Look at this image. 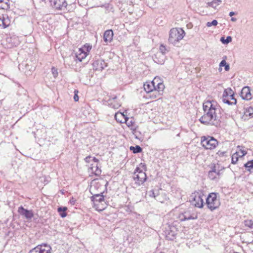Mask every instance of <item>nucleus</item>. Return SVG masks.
Wrapping results in <instances>:
<instances>
[{"mask_svg":"<svg viewBox=\"0 0 253 253\" xmlns=\"http://www.w3.org/2000/svg\"><path fill=\"white\" fill-rule=\"evenodd\" d=\"M206 204L208 208L211 211L217 209L220 204L219 200L217 198V194L210 193L206 199Z\"/></svg>","mask_w":253,"mask_h":253,"instance_id":"nucleus-4","label":"nucleus"},{"mask_svg":"<svg viewBox=\"0 0 253 253\" xmlns=\"http://www.w3.org/2000/svg\"><path fill=\"white\" fill-rule=\"evenodd\" d=\"M92 64L93 69L99 71H102L107 66V64L100 58L95 59Z\"/></svg>","mask_w":253,"mask_h":253,"instance_id":"nucleus-13","label":"nucleus"},{"mask_svg":"<svg viewBox=\"0 0 253 253\" xmlns=\"http://www.w3.org/2000/svg\"><path fill=\"white\" fill-rule=\"evenodd\" d=\"M60 215L62 217H64L67 215V214L65 211H63L60 212Z\"/></svg>","mask_w":253,"mask_h":253,"instance_id":"nucleus-47","label":"nucleus"},{"mask_svg":"<svg viewBox=\"0 0 253 253\" xmlns=\"http://www.w3.org/2000/svg\"><path fill=\"white\" fill-rule=\"evenodd\" d=\"M51 70H52V74H53L54 77V78L56 77L58 75V72H57V70L54 67L52 68Z\"/></svg>","mask_w":253,"mask_h":253,"instance_id":"nucleus-42","label":"nucleus"},{"mask_svg":"<svg viewBox=\"0 0 253 253\" xmlns=\"http://www.w3.org/2000/svg\"><path fill=\"white\" fill-rule=\"evenodd\" d=\"M253 117V108L251 107L245 108L244 115L242 116V119L244 120H247L249 118Z\"/></svg>","mask_w":253,"mask_h":253,"instance_id":"nucleus-22","label":"nucleus"},{"mask_svg":"<svg viewBox=\"0 0 253 253\" xmlns=\"http://www.w3.org/2000/svg\"><path fill=\"white\" fill-rule=\"evenodd\" d=\"M91 194L92 196H91V199L93 203H94L95 200L99 201L100 202H102V201H105L102 194L94 193Z\"/></svg>","mask_w":253,"mask_h":253,"instance_id":"nucleus-27","label":"nucleus"},{"mask_svg":"<svg viewBox=\"0 0 253 253\" xmlns=\"http://www.w3.org/2000/svg\"><path fill=\"white\" fill-rule=\"evenodd\" d=\"M166 51V47L161 44L160 46V51L159 52H161L165 55Z\"/></svg>","mask_w":253,"mask_h":253,"instance_id":"nucleus-40","label":"nucleus"},{"mask_svg":"<svg viewBox=\"0 0 253 253\" xmlns=\"http://www.w3.org/2000/svg\"><path fill=\"white\" fill-rule=\"evenodd\" d=\"M98 160L94 161L93 163L88 166V171L95 175H99L101 173V170L98 167Z\"/></svg>","mask_w":253,"mask_h":253,"instance_id":"nucleus-15","label":"nucleus"},{"mask_svg":"<svg viewBox=\"0 0 253 253\" xmlns=\"http://www.w3.org/2000/svg\"><path fill=\"white\" fill-rule=\"evenodd\" d=\"M93 204V207L98 211H102L107 206L105 201L100 202L99 201L95 200V202Z\"/></svg>","mask_w":253,"mask_h":253,"instance_id":"nucleus-21","label":"nucleus"},{"mask_svg":"<svg viewBox=\"0 0 253 253\" xmlns=\"http://www.w3.org/2000/svg\"><path fill=\"white\" fill-rule=\"evenodd\" d=\"M126 117L125 115L121 112L116 113L115 115V118L116 120L120 123H124Z\"/></svg>","mask_w":253,"mask_h":253,"instance_id":"nucleus-28","label":"nucleus"},{"mask_svg":"<svg viewBox=\"0 0 253 253\" xmlns=\"http://www.w3.org/2000/svg\"><path fill=\"white\" fill-rule=\"evenodd\" d=\"M116 98V96L113 97L112 99H110L109 100V104H111L112 106V107L114 108V109H117L121 106V105L118 103H115L113 104V101H114V99Z\"/></svg>","mask_w":253,"mask_h":253,"instance_id":"nucleus-33","label":"nucleus"},{"mask_svg":"<svg viewBox=\"0 0 253 253\" xmlns=\"http://www.w3.org/2000/svg\"><path fill=\"white\" fill-rule=\"evenodd\" d=\"M235 14V13L234 12H233V11H231L229 13V16H233Z\"/></svg>","mask_w":253,"mask_h":253,"instance_id":"nucleus-49","label":"nucleus"},{"mask_svg":"<svg viewBox=\"0 0 253 253\" xmlns=\"http://www.w3.org/2000/svg\"><path fill=\"white\" fill-rule=\"evenodd\" d=\"M222 169H217V166L215 165L211 168V169L209 172V177L211 180H218L222 172Z\"/></svg>","mask_w":253,"mask_h":253,"instance_id":"nucleus-12","label":"nucleus"},{"mask_svg":"<svg viewBox=\"0 0 253 253\" xmlns=\"http://www.w3.org/2000/svg\"><path fill=\"white\" fill-rule=\"evenodd\" d=\"M133 178L136 186H139L146 181L147 176L145 172L139 170V168H137L133 173Z\"/></svg>","mask_w":253,"mask_h":253,"instance_id":"nucleus-7","label":"nucleus"},{"mask_svg":"<svg viewBox=\"0 0 253 253\" xmlns=\"http://www.w3.org/2000/svg\"><path fill=\"white\" fill-rule=\"evenodd\" d=\"M74 93H75V95L74 96V99L75 101H78L79 100V96L77 94V93H78V91L77 90H75L74 91Z\"/></svg>","mask_w":253,"mask_h":253,"instance_id":"nucleus-43","label":"nucleus"},{"mask_svg":"<svg viewBox=\"0 0 253 253\" xmlns=\"http://www.w3.org/2000/svg\"><path fill=\"white\" fill-rule=\"evenodd\" d=\"M159 80V78L155 77L152 82H147L144 84V89L147 93H150V97L151 98L154 95L155 84Z\"/></svg>","mask_w":253,"mask_h":253,"instance_id":"nucleus-9","label":"nucleus"},{"mask_svg":"<svg viewBox=\"0 0 253 253\" xmlns=\"http://www.w3.org/2000/svg\"><path fill=\"white\" fill-rule=\"evenodd\" d=\"M86 48V47H85ZM91 47L88 46L86 47V51L83 48H79L76 52V56L79 61H82L83 59L85 58L87 56V52L91 49Z\"/></svg>","mask_w":253,"mask_h":253,"instance_id":"nucleus-14","label":"nucleus"},{"mask_svg":"<svg viewBox=\"0 0 253 253\" xmlns=\"http://www.w3.org/2000/svg\"><path fill=\"white\" fill-rule=\"evenodd\" d=\"M165 59V55L161 52H157L153 57V60L159 64H164Z\"/></svg>","mask_w":253,"mask_h":253,"instance_id":"nucleus-23","label":"nucleus"},{"mask_svg":"<svg viewBox=\"0 0 253 253\" xmlns=\"http://www.w3.org/2000/svg\"><path fill=\"white\" fill-rule=\"evenodd\" d=\"M130 149L131 150L133 151V152L134 153H140L142 150V148L139 146H138V145H136L135 147L131 146L130 147Z\"/></svg>","mask_w":253,"mask_h":253,"instance_id":"nucleus-34","label":"nucleus"},{"mask_svg":"<svg viewBox=\"0 0 253 253\" xmlns=\"http://www.w3.org/2000/svg\"><path fill=\"white\" fill-rule=\"evenodd\" d=\"M9 8V0H0V8L7 9Z\"/></svg>","mask_w":253,"mask_h":253,"instance_id":"nucleus-29","label":"nucleus"},{"mask_svg":"<svg viewBox=\"0 0 253 253\" xmlns=\"http://www.w3.org/2000/svg\"><path fill=\"white\" fill-rule=\"evenodd\" d=\"M49 2L51 6L57 10H64L67 6L65 0H49Z\"/></svg>","mask_w":253,"mask_h":253,"instance_id":"nucleus-11","label":"nucleus"},{"mask_svg":"<svg viewBox=\"0 0 253 253\" xmlns=\"http://www.w3.org/2000/svg\"><path fill=\"white\" fill-rule=\"evenodd\" d=\"M236 153L238 154V155L240 157H242L244 156L245 155H246L247 154V152L246 151H245L244 150L240 149V150L238 152H236Z\"/></svg>","mask_w":253,"mask_h":253,"instance_id":"nucleus-38","label":"nucleus"},{"mask_svg":"<svg viewBox=\"0 0 253 253\" xmlns=\"http://www.w3.org/2000/svg\"><path fill=\"white\" fill-rule=\"evenodd\" d=\"M161 196V195H157V198H156V200L162 203L164 202V201L161 200V198H160Z\"/></svg>","mask_w":253,"mask_h":253,"instance_id":"nucleus-46","label":"nucleus"},{"mask_svg":"<svg viewBox=\"0 0 253 253\" xmlns=\"http://www.w3.org/2000/svg\"><path fill=\"white\" fill-rule=\"evenodd\" d=\"M217 21L216 20H213L211 22H208L207 23V26L208 27H211V26H216L217 25Z\"/></svg>","mask_w":253,"mask_h":253,"instance_id":"nucleus-39","label":"nucleus"},{"mask_svg":"<svg viewBox=\"0 0 253 253\" xmlns=\"http://www.w3.org/2000/svg\"><path fill=\"white\" fill-rule=\"evenodd\" d=\"M245 167L248 169V170L250 171L251 172L253 171V160L249 161L246 164H245Z\"/></svg>","mask_w":253,"mask_h":253,"instance_id":"nucleus-31","label":"nucleus"},{"mask_svg":"<svg viewBox=\"0 0 253 253\" xmlns=\"http://www.w3.org/2000/svg\"><path fill=\"white\" fill-rule=\"evenodd\" d=\"M124 123H126L127 126L130 127L131 130H134L136 129V126L133 118L126 117Z\"/></svg>","mask_w":253,"mask_h":253,"instance_id":"nucleus-25","label":"nucleus"},{"mask_svg":"<svg viewBox=\"0 0 253 253\" xmlns=\"http://www.w3.org/2000/svg\"><path fill=\"white\" fill-rule=\"evenodd\" d=\"M185 35V32L181 28H172L169 31V42L176 45Z\"/></svg>","mask_w":253,"mask_h":253,"instance_id":"nucleus-2","label":"nucleus"},{"mask_svg":"<svg viewBox=\"0 0 253 253\" xmlns=\"http://www.w3.org/2000/svg\"><path fill=\"white\" fill-rule=\"evenodd\" d=\"M104 190V184L103 181H94L91 183L90 188L91 194H103Z\"/></svg>","mask_w":253,"mask_h":253,"instance_id":"nucleus-8","label":"nucleus"},{"mask_svg":"<svg viewBox=\"0 0 253 253\" xmlns=\"http://www.w3.org/2000/svg\"><path fill=\"white\" fill-rule=\"evenodd\" d=\"M239 157H240L238 154H236V153L233 154L232 156V163L233 164H235L237 161H238Z\"/></svg>","mask_w":253,"mask_h":253,"instance_id":"nucleus-37","label":"nucleus"},{"mask_svg":"<svg viewBox=\"0 0 253 253\" xmlns=\"http://www.w3.org/2000/svg\"><path fill=\"white\" fill-rule=\"evenodd\" d=\"M220 41L224 44H227L232 41V38L230 36H228L226 39L224 37H221Z\"/></svg>","mask_w":253,"mask_h":253,"instance_id":"nucleus-36","label":"nucleus"},{"mask_svg":"<svg viewBox=\"0 0 253 253\" xmlns=\"http://www.w3.org/2000/svg\"><path fill=\"white\" fill-rule=\"evenodd\" d=\"M51 248L47 244L38 245L30 250L29 253H51Z\"/></svg>","mask_w":253,"mask_h":253,"instance_id":"nucleus-10","label":"nucleus"},{"mask_svg":"<svg viewBox=\"0 0 253 253\" xmlns=\"http://www.w3.org/2000/svg\"><path fill=\"white\" fill-rule=\"evenodd\" d=\"M234 95V92L231 88L225 89L222 95L223 102L229 105L235 104L237 101Z\"/></svg>","mask_w":253,"mask_h":253,"instance_id":"nucleus-5","label":"nucleus"},{"mask_svg":"<svg viewBox=\"0 0 253 253\" xmlns=\"http://www.w3.org/2000/svg\"><path fill=\"white\" fill-rule=\"evenodd\" d=\"M10 20L7 15H0V27L2 26L3 28H5L10 24Z\"/></svg>","mask_w":253,"mask_h":253,"instance_id":"nucleus-24","label":"nucleus"},{"mask_svg":"<svg viewBox=\"0 0 253 253\" xmlns=\"http://www.w3.org/2000/svg\"><path fill=\"white\" fill-rule=\"evenodd\" d=\"M113 32L111 30L106 31L103 35V40L106 42H110L113 39Z\"/></svg>","mask_w":253,"mask_h":253,"instance_id":"nucleus-26","label":"nucleus"},{"mask_svg":"<svg viewBox=\"0 0 253 253\" xmlns=\"http://www.w3.org/2000/svg\"><path fill=\"white\" fill-rule=\"evenodd\" d=\"M67 208L66 207H60L58 209V211L59 212L65 211L67 210Z\"/></svg>","mask_w":253,"mask_h":253,"instance_id":"nucleus-45","label":"nucleus"},{"mask_svg":"<svg viewBox=\"0 0 253 253\" xmlns=\"http://www.w3.org/2000/svg\"><path fill=\"white\" fill-rule=\"evenodd\" d=\"M226 64H227V63H226L225 60L223 59L220 62V63L219 64V66H220V67H223V66H225ZM219 70L221 71L222 68H220L219 69Z\"/></svg>","mask_w":253,"mask_h":253,"instance_id":"nucleus-41","label":"nucleus"},{"mask_svg":"<svg viewBox=\"0 0 253 253\" xmlns=\"http://www.w3.org/2000/svg\"><path fill=\"white\" fill-rule=\"evenodd\" d=\"M218 142L212 137L204 136L201 138L202 145L207 149H212L215 148L217 145Z\"/></svg>","mask_w":253,"mask_h":253,"instance_id":"nucleus-6","label":"nucleus"},{"mask_svg":"<svg viewBox=\"0 0 253 253\" xmlns=\"http://www.w3.org/2000/svg\"><path fill=\"white\" fill-rule=\"evenodd\" d=\"M174 227L168 226V228L166 229L165 235L166 238L169 240H173L176 236V232L174 230Z\"/></svg>","mask_w":253,"mask_h":253,"instance_id":"nucleus-18","label":"nucleus"},{"mask_svg":"<svg viewBox=\"0 0 253 253\" xmlns=\"http://www.w3.org/2000/svg\"><path fill=\"white\" fill-rule=\"evenodd\" d=\"M165 88L164 84L161 82L159 79L158 82L155 84V88L154 92V95L152 96V98H156L160 94L161 92L163 91Z\"/></svg>","mask_w":253,"mask_h":253,"instance_id":"nucleus-16","label":"nucleus"},{"mask_svg":"<svg viewBox=\"0 0 253 253\" xmlns=\"http://www.w3.org/2000/svg\"><path fill=\"white\" fill-rule=\"evenodd\" d=\"M84 161L87 163H93L94 161H98L96 158L91 156H87L84 159Z\"/></svg>","mask_w":253,"mask_h":253,"instance_id":"nucleus-32","label":"nucleus"},{"mask_svg":"<svg viewBox=\"0 0 253 253\" xmlns=\"http://www.w3.org/2000/svg\"><path fill=\"white\" fill-rule=\"evenodd\" d=\"M241 96L243 99L246 100H250L252 98V94L249 87L245 86L242 88Z\"/></svg>","mask_w":253,"mask_h":253,"instance_id":"nucleus-20","label":"nucleus"},{"mask_svg":"<svg viewBox=\"0 0 253 253\" xmlns=\"http://www.w3.org/2000/svg\"><path fill=\"white\" fill-rule=\"evenodd\" d=\"M203 107L204 114L199 119L200 122L206 125H218L219 120L216 112L218 109L216 102L208 100L204 102Z\"/></svg>","mask_w":253,"mask_h":253,"instance_id":"nucleus-1","label":"nucleus"},{"mask_svg":"<svg viewBox=\"0 0 253 253\" xmlns=\"http://www.w3.org/2000/svg\"><path fill=\"white\" fill-rule=\"evenodd\" d=\"M225 70L226 71H228L230 69V67H229V64H226L225 66Z\"/></svg>","mask_w":253,"mask_h":253,"instance_id":"nucleus-48","label":"nucleus"},{"mask_svg":"<svg viewBox=\"0 0 253 253\" xmlns=\"http://www.w3.org/2000/svg\"><path fill=\"white\" fill-rule=\"evenodd\" d=\"M231 20L232 21L235 22L237 20V19L236 18L232 17Z\"/></svg>","mask_w":253,"mask_h":253,"instance_id":"nucleus-50","label":"nucleus"},{"mask_svg":"<svg viewBox=\"0 0 253 253\" xmlns=\"http://www.w3.org/2000/svg\"><path fill=\"white\" fill-rule=\"evenodd\" d=\"M245 225L251 229H253V220L247 219L244 221Z\"/></svg>","mask_w":253,"mask_h":253,"instance_id":"nucleus-35","label":"nucleus"},{"mask_svg":"<svg viewBox=\"0 0 253 253\" xmlns=\"http://www.w3.org/2000/svg\"><path fill=\"white\" fill-rule=\"evenodd\" d=\"M179 219L180 221H183L190 219H195L197 218V216L192 215L189 211H185L183 213L179 214Z\"/></svg>","mask_w":253,"mask_h":253,"instance_id":"nucleus-19","label":"nucleus"},{"mask_svg":"<svg viewBox=\"0 0 253 253\" xmlns=\"http://www.w3.org/2000/svg\"><path fill=\"white\" fill-rule=\"evenodd\" d=\"M204 195L201 191H195L190 196V202L195 207L201 208L203 207Z\"/></svg>","mask_w":253,"mask_h":253,"instance_id":"nucleus-3","label":"nucleus"},{"mask_svg":"<svg viewBox=\"0 0 253 253\" xmlns=\"http://www.w3.org/2000/svg\"><path fill=\"white\" fill-rule=\"evenodd\" d=\"M18 212L20 214L24 216L27 219H32L34 216V213L32 210L25 209L22 206L18 208Z\"/></svg>","mask_w":253,"mask_h":253,"instance_id":"nucleus-17","label":"nucleus"},{"mask_svg":"<svg viewBox=\"0 0 253 253\" xmlns=\"http://www.w3.org/2000/svg\"><path fill=\"white\" fill-rule=\"evenodd\" d=\"M149 196L151 197H154L155 198V199H156L157 198V195H155L154 192L153 190H151L150 191H149Z\"/></svg>","mask_w":253,"mask_h":253,"instance_id":"nucleus-44","label":"nucleus"},{"mask_svg":"<svg viewBox=\"0 0 253 253\" xmlns=\"http://www.w3.org/2000/svg\"><path fill=\"white\" fill-rule=\"evenodd\" d=\"M221 2L220 0H213L211 2L208 3V5L215 8Z\"/></svg>","mask_w":253,"mask_h":253,"instance_id":"nucleus-30","label":"nucleus"},{"mask_svg":"<svg viewBox=\"0 0 253 253\" xmlns=\"http://www.w3.org/2000/svg\"><path fill=\"white\" fill-rule=\"evenodd\" d=\"M141 165H142L143 167H144V165H143L142 164H141Z\"/></svg>","mask_w":253,"mask_h":253,"instance_id":"nucleus-51","label":"nucleus"}]
</instances>
